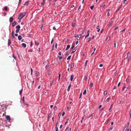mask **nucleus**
<instances>
[{
  "mask_svg": "<svg viewBox=\"0 0 131 131\" xmlns=\"http://www.w3.org/2000/svg\"><path fill=\"white\" fill-rule=\"evenodd\" d=\"M39 74V73L37 71L35 72V75L36 76H38Z\"/></svg>",
  "mask_w": 131,
  "mask_h": 131,
  "instance_id": "nucleus-16",
  "label": "nucleus"
},
{
  "mask_svg": "<svg viewBox=\"0 0 131 131\" xmlns=\"http://www.w3.org/2000/svg\"><path fill=\"white\" fill-rule=\"evenodd\" d=\"M129 130V128H127V127H125L123 131H128Z\"/></svg>",
  "mask_w": 131,
  "mask_h": 131,
  "instance_id": "nucleus-2",
  "label": "nucleus"
},
{
  "mask_svg": "<svg viewBox=\"0 0 131 131\" xmlns=\"http://www.w3.org/2000/svg\"><path fill=\"white\" fill-rule=\"evenodd\" d=\"M74 75L73 74L72 75H71L70 78V80L71 81H72L73 78V77H74Z\"/></svg>",
  "mask_w": 131,
  "mask_h": 131,
  "instance_id": "nucleus-4",
  "label": "nucleus"
},
{
  "mask_svg": "<svg viewBox=\"0 0 131 131\" xmlns=\"http://www.w3.org/2000/svg\"><path fill=\"white\" fill-rule=\"evenodd\" d=\"M120 9V8L118 7L117 9L116 10V12H118L119 10V9Z\"/></svg>",
  "mask_w": 131,
  "mask_h": 131,
  "instance_id": "nucleus-48",
  "label": "nucleus"
},
{
  "mask_svg": "<svg viewBox=\"0 0 131 131\" xmlns=\"http://www.w3.org/2000/svg\"><path fill=\"white\" fill-rule=\"evenodd\" d=\"M113 128V127H112H112H110L109 128H108V130H109L110 131Z\"/></svg>",
  "mask_w": 131,
  "mask_h": 131,
  "instance_id": "nucleus-25",
  "label": "nucleus"
},
{
  "mask_svg": "<svg viewBox=\"0 0 131 131\" xmlns=\"http://www.w3.org/2000/svg\"><path fill=\"white\" fill-rule=\"evenodd\" d=\"M53 82L52 81H51L50 84V87L52 85V84H53Z\"/></svg>",
  "mask_w": 131,
  "mask_h": 131,
  "instance_id": "nucleus-30",
  "label": "nucleus"
},
{
  "mask_svg": "<svg viewBox=\"0 0 131 131\" xmlns=\"http://www.w3.org/2000/svg\"><path fill=\"white\" fill-rule=\"evenodd\" d=\"M11 43V42L10 41V40L9 39H8V44H7L8 46H9L10 45Z\"/></svg>",
  "mask_w": 131,
  "mask_h": 131,
  "instance_id": "nucleus-7",
  "label": "nucleus"
},
{
  "mask_svg": "<svg viewBox=\"0 0 131 131\" xmlns=\"http://www.w3.org/2000/svg\"><path fill=\"white\" fill-rule=\"evenodd\" d=\"M107 93V92L106 91H105L104 92V95H106Z\"/></svg>",
  "mask_w": 131,
  "mask_h": 131,
  "instance_id": "nucleus-20",
  "label": "nucleus"
},
{
  "mask_svg": "<svg viewBox=\"0 0 131 131\" xmlns=\"http://www.w3.org/2000/svg\"><path fill=\"white\" fill-rule=\"evenodd\" d=\"M129 79L128 78H127L126 80V81L127 82H129Z\"/></svg>",
  "mask_w": 131,
  "mask_h": 131,
  "instance_id": "nucleus-47",
  "label": "nucleus"
},
{
  "mask_svg": "<svg viewBox=\"0 0 131 131\" xmlns=\"http://www.w3.org/2000/svg\"><path fill=\"white\" fill-rule=\"evenodd\" d=\"M75 51H76L75 50V49H73V51L71 52V54H72L74 52H75Z\"/></svg>",
  "mask_w": 131,
  "mask_h": 131,
  "instance_id": "nucleus-29",
  "label": "nucleus"
},
{
  "mask_svg": "<svg viewBox=\"0 0 131 131\" xmlns=\"http://www.w3.org/2000/svg\"><path fill=\"white\" fill-rule=\"evenodd\" d=\"M30 70H31V75H32V73L33 70L31 68L30 69Z\"/></svg>",
  "mask_w": 131,
  "mask_h": 131,
  "instance_id": "nucleus-36",
  "label": "nucleus"
},
{
  "mask_svg": "<svg viewBox=\"0 0 131 131\" xmlns=\"http://www.w3.org/2000/svg\"><path fill=\"white\" fill-rule=\"evenodd\" d=\"M13 58H14V59H16V57L14 56L13 54Z\"/></svg>",
  "mask_w": 131,
  "mask_h": 131,
  "instance_id": "nucleus-55",
  "label": "nucleus"
},
{
  "mask_svg": "<svg viewBox=\"0 0 131 131\" xmlns=\"http://www.w3.org/2000/svg\"><path fill=\"white\" fill-rule=\"evenodd\" d=\"M105 6V3H103L101 5V7H104Z\"/></svg>",
  "mask_w": 131,
  "mask_h": 131,
  "instance_id": "nucleus-12",
  "label": "nucleus"
},
{
  "mask_svg": "<svg viewBox=\"0 0 131 131\" xmlns=\"http://www.w3.org/2000/svg\"><path fill=\"white\" fill-rule=\"evenodd\" d=\"M70 47V45H67V48H66V50H68L69 48Z\"/></svg>",
  "mask_w": 131,
  "mask_h": 131,
  "instance_id": "nucleus-13",
  "label": "nucleus"
},
{
  "mask_svg": "<svg viewBox=\"0 0 131 131\" xmlns=\"http://www.w3.org/2000/svg\"><path fill=\"white\" fill-rule=\"evenodd\" d=\"M23 91V89H22L19 91V94L20 95L21 94Z\"/></svg>",
  "mask_w": 131,
  "mask_h": 131,
  "instance_id": "nucleus-22",
  "label": "nucleus"
},
{
  "mask_svg": "<svg viewBox=\"0 0 131 131\" xmlns=\"http://www.w3.org/2000/svg\"><path fill=\"white\" fill-rule=\"evenodd\" d=\"M22 39L21 36L20 35H19L18 36V39L19 40H20Z\"/></svg>",
  "mask_w": 131,
  "mask_h": 131,
  "instance_id": "nucleus-9",
  "label": "nucleus"
},
{
  "mask_svg": "<svg viewBox=\"0 0 131 131\" xmlns=\"http://www.w3.org/2000/svg\"><path fill=\"white\" fill-rule=\"evenodd\" d=\"M51 115V113H50L48 114V117L49 118Z\"/></svg>",
  "mask_w": 131,
  "mask_h": 131,
  "instance_id": "nucleus-61",
  "label": "nucleus"
},
{
  "mask_svg": "<svg viewBox=\"0 0 131 131\" xmlns=\"http://www.w3.org/2000/svg\"><path fill=\"white\" fill-rule=\"evenodd\" d=\"M71 56H69L67 58V60H69V59H70L71 58Z\"/></svg>",
  "mask_w": 131,
  "mask_h": 131,
  "instance_id": "nucleus-28",
  "label": "nucleus"
},
{
  "mask_svg": "<svg viewBox=\"0 0 131 131\" xmlns=\"http://www.w3.org/2000/svg\"><path fill=\"white\" fill-rule=\"evenodd\" d=\"M92 115H93V114H91V115H90V116H89V117H88V118H89L90 117H91V116H92Z\"/></svg>",
  "mask_w": 131,
  "mask_h": 131,
  "instance_id": "nucleus-60",
  "label": "nucleus"
},
{
  "mask_svg": "<svg viewBox=\"0 0 131 131\" xmlns=\"http://www.w3.org/2000/svg\"><path fill=\"white\" fill-rule=\"evenodd\" d=\"M29 2L28 1H27L25 3V4H23V5H26V6L28 5Z\"/></svg>",
  "mask_w": 131,
  "mask_h": 131,
  "instance_id": "nucleus-10",
  "label": "nucleus"
},
{
  "mask_svg": "<svg viewBox=\"0 0 131 131\" xmlns=\"http://www.w3.org/2000/svg\"><path fill=\"white\" fill-rule=\"evenodd\" d=\"M110 38V37H109L108 36V37H107V38L106 39V40H107V41L109 40Z\"/></svg>",
  "mask_w": 131,
  "mask_h": 131,
  "instance_id": "nucleus-49",
  "label": "nucleus"
},
{
  "mask_svg": "<svg viewBox=\"0 0 131 131\" xmlns=\"http://www.w3.org/2000/svg\"><path fill=\"white\" fill-rule=\"evenodd\" d=\"M116 43L115 42L114 43V47H116Z\"/></svg>",
  "mask_w": 131,
  "mask_h": 131,
  "instance_id": "nucleus-56",
  "label": "nucleus"
},
{
  "mask_svg": "<svg viewBox=\"0 0 131 131\" xmlns=\"http://www.w3.org/2000/svg\"><path fill=\"white\" fill-rule=\"evenodd\" d=\"M94 7V5H92V6H91L90 7V9H92Z\"/></svg>",
  "mask_w": 131,
  "mask_h": 131,
  "instance_id": "nucleus-37",
  "label": "nucleus"
},
{
  "mask_svg": "<svg viewBox=\"0 0 131 131\" xmlns=\"http://www.w3.org/2000/svg\"><path fill=\"white\" fill-rule=\"evenodd\" d=\"M128 61H129L130 60V56H129V57H128Z\"/></svg>",
  "mask_w": 131,
  "mask_h": 131,
  "instance_id": "nucleus-50",
  "label": "nucleus"
},
{
  "mask_svg": "<svg viewBox=\"0 0 131 131\" xmlns=\"http://www.w3.org/2000/svg\"><path fill=\"white\" fill-rule=\"evenodd\" d=\"M12 38H13V39L15 38V37L14 36V35H12Z\"/></svg>",
  "mask_w": 131,
  "mask_h": 131,
  "instance_id": "nucleus-53",
  "label": "nucleus"
},
{
  "mask_svg": "<svg viewBox=\"0 0 131 131\" xmlns=\"http://www.w3.org/2000/svg\"><path fill=\"white\" fill-rule=\"evenodd\" d=\"M112 23H113V22L112 21H111L110 22V23L108 25V27L112 25Z\"/></svg>",
  "mask_w": 131,
  "mask_h": 131,
  "instance_id": "nucleus-23",
  "label": "nucleus"
},
{
  "mask_svg": "<svg viewBox=\"0 0 131 131\" xmlns=\"http://www.w3.org/2000/svg\"><path fill=\"white\" fill-rule=\"evenodd\" d=\"M75 26V23H73L71 25V26L73 27H74Z\"/></svg>",
  "mask_w": 131,
  "mask_h": 131,
  "instance_id": "nucleus-35",
  "label": "nucleus"
},
{
  "mask_svg": "<svg viewBox=\"0 0 131 131\" xmlns=\"http://www.w3.org/2000/svg\"><path fill=\"white\" fill-rule=\"evenodd\" d=\"M16 24V22L15 21H14L13 22V23L12 24V26L13 27Z\"/></svg>",
  "mask_w": 131,
  "mask_h": 131,
  "instance_id": "nucleus-11",
  "label": "nucleus"
},
{
  "mask_svg": "<svg viewBox=\"0 0 131 131\" xmlns=\"http://www.w3.org/2000/svg\"><path fill=\"white\" fill-rule=\"evenodd\" d=\"M21 45L23 46V47H24V48H25L26 47V44L25 43H22V44H21Z\"/></svg>",
  "mask_w": 131,
  "mask_h": 131,
  "instance_id": "nucleus-8",
  "label": "nucleus"
},
{
  "mask_svg": "<svg viewBox=\"0 0 131 131\" xmlns=\"http://www.w3.org/2000/svg\"><path fill=\"white\" fill-rule=\"evenodd\" d=\"M20 30V28H17L16 30V33H18V32L19 30Z\"/></svg>",
  "mask_w": 131,
  "mask_h": 131,
  "instance_id": "nucleus-17",
  "label": "nucleus"
},
{
  "mask_svg": "<svg viewBox=\"0 0 131 131\" xmlns=\"http://www.w3.org/2000/svg\"><path fill=\"white\" fill-rule=\"evenodd\" d=\"M71 84H70L69 85L68 88V89H67L68 91H69V90H70V87H71Z\"/></svg>",
  "mask_w": 131,
  "mask_h": 131,
  "instance_id": "nucleus-18",
  "label": "nucleus"
},
{
  "mask_svg": "<svg viewBox=\"0 0 131 131\" xmlns=\"http://www.w3.org/2000/svg\"><path fill=\"white\" fill-rule=\"evenodd\" d=\"M88 62V60H86L85 61V64L84 65L85 66H86V64H87V63Z\"/></svg>",
  "mask_w": 131,
  "mask_h": 131,
  "instance_id": "nucleus-40",
  "label": "nucleus"
},
{
  "mask_svg": "<svg viewBox=\"0 0 131 131\" xmlns=\"http://www.w3.org/2000/svg\"><path fill=\"white\" fill-rule=\"evenodd\" d=\"M6 118L7 119L9 120V121L10 120V116H7L6 117Z\"/></svg>",
  "mask_w": 131,
  "mask_h": 131,
  "instance_id": "nucleus-6",
  "label": "nucleus"
},
{
  "mask_svg": "<svg viewBox=\"0 0 131 131\" xmlns=\"http://www.w3.org/2000/svg\"><path fill=\"white\" fill-rule=\"evenodd\" d=\"M61 113H59L58 114V116L60 117V116H61Z\"/></svg>",
  "mask_w": 131,
  "mask_h": 131,
  "instance_id": "nucleus-57",
  "label": "nucleus"
},
{
  "mask_svg": "<svg viewBox=\"0 0 131 131\" xmlns=\"http://www.w3.org/2000/svg\"><path fill=\"white\" fill-rule=\"evenodd\" d=\"M89 35V33L87 34L86 36L85 37V39L87 37H88Z\"/></svg>",
  "mask_w": 131,
  "mask_h": 131,
  "instance_id": "nucleus-32",
  "label": "nucleus"
},
{
  "mask_svg": "<svg viewBox=\"0 0 131 131\" xmlns=\"http://www.w3.org/2000/svg\"><path fill=\"white\" fill-rule=\"evenodd\" d=\"M4 9L6 11L7 10V6H5L4 7Z\"/></svg>",
  "mask_w": 131,
  "mask_h": 131,
  "instance_id": "nucleus-41",
  "label": "nucleus"
},
{
  "mask_svg": "<svg viewBox=\"0 0 131 131\" xmlns=\"http://www.w3.org/2000/svg\"><path fill=\"white\" fill-rule=\"evenodd\" d=\"M55 128H56V131H58V127H57V125H56V127H55Z\"/></svg>",
  "mask_w": 131,
  "mask_h": 131,
  "instance_id": "nucleus-39",
  "label": "nucleus"
},
{
  "mask_svg": "<svg viewBox=\"0 0 131 131\" xmlns=\"http://www.w3.org/2000/svg\"><path fill=\"white\" fill-rule=\"evenodd\" d=\"M49 66V64L48 63L47 65L46 66V68L47 69V68H48Z\"/></svg>",
  "mask_w": 131,
  "mask_h": 131,
  "instance_id": "nucleus-24",
  "label": "nucleus"
},
{
  "mask_svg": "<svg viewBox=\"0 0 131 131\" xmlns=\"http://www.w3.org/2000/svg\"><path fill=\"white\" fill-rule=\"evenodd\" d=\"M127 1V0H124L123 2V4H124V3H125V2H126Z\"/></svg>",
  "mask_w": 131,
  "mask_h": 131,
  "instance_id": "nucleus-54",
  "label": "nucleus"
},
{
  "mask_svg": "<svg viewBox=\"0 0 131 131\" xmlns=\"http://www.w3.org/2000/svg\"><path fill=\"white\" fill-rule=\"evenodd\" d=\"M91 40V38H89L88 39V42H89Z\"/></svg>",
  "mask_w": 131,
  "mask_h": 131,
  "instance_id": "nucleus-44",
  "label": "nucleus"
},
{
  "mask_svg": "<svg viewBox=\"0 0 131 131\" xmlns=\"http://www.w3.org/2000/svg\"><path fill=\"white\" fill-rule=\"evenodd\" d=\"M74 45H75V44L74 43H73L72 45V47H71V49H73L74 48Z\"/></svg>",
  "mask_w": 131,
  "mask_h": 131,
  "instance_id": "nucleus-21",
  "label": "nucleus"
},
{
  "mask_svg": "<svg viewBox=\"0 0 131 131\" xmlns=\"http://www.w3.org/2000/svg\"><path fill=\"white\" fill-rule=\"evenodd\" d=\"M20 26L19 25H18L16 27V28H20Z\"/></svg>",
  "mask_w": 131,
  "mask_h": 131,
  "instance_id": "nucleus-26",
  "label": "nucleus"
},
{
  "mask_svg": "<svg viewBox=\"0 0 131 131\" xmlns=\"http://www.w3.org/2000/svg\"><path fill=\"white\" fill-rule=\"evenodd\" d=\"M61 52H59V55L60 56L61 55Z\"/></svg>",
  "mask_w": 131,
  "mask_h": 131,
  "instance_id": "nucleus-63",
  "label": "nucleus"
},
{
  "mask_svg": "<svg viewBox=\"0 0 131 131\" xmlns=\"http://www.w3.org/2000/svg\"><path fill=\"white\" fill-rule=\"evenodd\" d=\"M47 72L48 75H50V72L49 71V70L48 71H47Z\"/></svg>",
  "mask_w": 131,
  "mask_h": 131,
  "instance_id": "nucleus-33",
  "label": "nucleus"
},
{
  "mask_svg": "<svg viewBox=\"0 0 131 131\" xmlns=\"http://www.w3.org/2000/svg\"><path fill=\"white\" fill-rule=\"evenodd\" d=\"M61 74H59V78H58V81H59L60 80V77Z\"/></svg>",
  "mask_w": 131,
  "mask_h": 131,
  "instance_id": "nucleus-38",
  "label": "nucleus"
},
{
  "mask_svg": "<svg viewBox=\"0 0 131 131\" xmlns=\"http://www.w3.org/2000/svg\"><path fill=\"white\" fill-rule=\"evenodd\" d=\"M118 28V27H117L116 26L114 28V30H116V29H117Z\"/></svg>",
  "mask_w": 131,
  "mask_h": 131,
  "instance_id": "nucleus-62",
  "label": "nucleus"
},
{
  "mask_svg": "<svg viewBox=\"0 0 131 131\" xmlns=\"http://www.w3.org/2000/svg\"><path fill=\"white\" fill-rule=\"evenodd\" d=\"M46 1L45 0H43V2L41 3V6H43L45 4Z\"/></svg>",
  "mask_w": 131,
  "mask_h": 131,
  "instance_id": "nucleus-3",
  "label": "nucleus"
},
{
  "mask_svg": "<svg viewBox=\"0 0 131 131\" xmlns=\"http://www.w3.org/2000/svg\"><path fill=\"white\" fill-rule=\"evenodd\" d=\"M82 34L84 33V32H85V34L86 33V32L84 30H83L82 31Z\"/></svg>",
  "mask_w": 131,
  "mask_h": 131,
  "instance_id": "nucleus-51",
  "label": "nucleus"
},
{
  "mask_svg": "<svg viewBox=\"0 0 131 131\" xmlns=\"http://www.w3.org/2000/svg\"><path fill=\"white\" fill-rule=\"evenodd\" d=\"M58 58H59V59L60 60L62 58V57L58 56Z\"/></svg>",
  "mask_w": 131,
  "mask_h": 131,
  "instance_id": "nucleus-42",
  "label": "nucleus"
},
{
  "mask_svg": "<svg viewBox=\"0 0 131 131\" xmlns=\"http://www.w3.org/2000/svg\"><path fill=\"white\" fill-rule=\"evenodd\" d=\"M25 97H23L22 98V100L23 101V103L25 101V100H24Z\"/></svg>",
  "mask_w": 131,
  "mask_h": 131,
  "instance_id": "nucleus-45",
  "label": "nucleus"
},
{
  "mask_svg": "<svg viewBox=\"0 0 131 131\" xmlns=\"http://www.w3.org/2000/svg\"><path fill=\"white\" fill-rule=\"evenodd\" d=\"M13 18L12 17H10L9 19V22L10 23L12 22L13 20Z\"/></svg>",
  "mask_w": 131,
  "mask_h": 131,
  "instance_id": "nucleus-5",
  "label": "nucleus"
},
{
  "mask_svg": "<svg viewBox=\"0 0 131 131\" xmlns=\"http://www.w3.org/2000/svg\"><path fill=\"white\" fill-rule=\"evenodd\" d=\"M14 32L13 30L12 31V35H14Z\"/></svg>",
  "mask_w": 131,
  "mask_h": 131,
  "instance_id": "nucleus-58",
  "label": "nucleus"
},
{
  "mask_svg": "<svg viewBox=\"0 0 131 131\" xmlns=\"http://www.w3.org/2000/svg\"><path fill=\"white\" fill-rule=\"evenodd\" d=\"M26 15V13L25 12L24 13V14L22 13H20L19 15V17H21L20 18V20H21L22 18H23L24 16H25Z\"/></svg>",
  "mask_w": 131,
  "mask_h": 131,
  "instance_id": "nucleus-1",
  "label": "nucleus"
},
{
  "mask_svg": "<svg viewBox=\"0 0 131 131\" xmlns=\"http://www.w3.org/2000/svg\"><path fill=\"white\" fill-rule=\"evenodd\" d=\"M93 84L92 83H90V86L91 87H92L93 86Z\"/></svg>",
  "mask_w": 131,
  "mask_h": 131,
  "instance_id": "nucleus-31",
  "label": "nucleus"
},
{
  "mask_svg": "<svg viewBox=\"0 0 131 131\" xmlns=\"http://www.w3.org/2000/svg\"><path fill=\"white\" fill-rule=\"evenodd\" d=\"M53 41H54L53 39V38H52V39L51 41V44H52V43H53Z\"/></svg>",
  "mask_w": 131,
  "mask_h": 131,
  "instance_id": "nucleus-46",
  "label": "nucleus"
},
{
  "mask_svg": "<svg viewBox=\"0 0 131 131\" xmlns=\"http://www.w3.org/2000/svg\"><path fill=\"white\" fill-rule=\"evenodd\" d=\"M81 37V35H80V36H78V37H77V40H79L80 39Z\"/></svg>",
  "mask_w": 131,
  "mask_h": 131,
  "instance_id": "nucleus-14",
  "label": "nucleus"
},
{
  "mask_svg": "<svg viewBox=\"0 0 131 131\" xmlns=\"http://www.w3.org/2000/svg\"><path fill=\"white\" fill-rule=\"evenodd\" d=\"M82 94L81 93L80 94V96L79 97V99H80V98H81V97L82 96Z\"/></svg>",
  "mask_w": 131,
  "mask_h": 131,
  "instance_id": "nucleus-59",
  "label": "nucleus"
},
{
  "mask_svg": "<svg viewBox=\"0 0 131 131\" xmlns=\"http://www.w3.org/2000/svg\"><path fill=\"white\" fill-rule=\"evenodd\" d=\"M54 45H53L52 47V50H54Z\"/></svg>",
  "mask_w": 131,
  "mask_h": 131,
  "instance_id": "nucleus-34",
  "label": "nucleus"
},
{
  "mask_svg": "<svg viewBox=\"0 0 131 131\" xmlns=\"http://www.w3.org/2000/svg\"><path fill=\"white\" fill-rule=\"evenodd\" d=\"M74 63H73L71 65V68H73L74 67Z\"/></svg>",
  "mask_w": 131,
  "mask_h": 131,
  "instance_id": "nucleus-19",
  "label": "nucleus"
},
{
  "mask_svg": "<svg viewBox=\"0 0 131 131\" xmlns=\"http://www.w3.org/2000/svg\"><path fill=\"white\" fill-rule=\"evenodd\" d=\"M99 28H100V26L99 25L98 26L96 27V28L97 29H99Z\"/></svg>",
  "mask_w": 131,
  "mask_h": 131,
  "instance_id": "nucleus-52",
  "label": "nucleus"
},
{
  "mask_svg": "<svg viewBox=\"0 0 131 131\" xmlns=\"http://www.w3.org/2000/svg\"><path fill=\"white\" fill-rule=\"evenodd\" d=\"M88 79V76L87 75H86L84 77V80L85 81H86L87 79Z\"/></svg>",
  "mask_w": 131,
  "mask_h": 131,
  "instance_id": "nucleus-15",
  "label": "nucleus"
},
{
  "mask_svg": "<svg viewBox=\"0 0 131 131\" xmlns=\"http://www.w3.org/2000/svg\"><path fill=\"white\" fill-rule=\"evenodd\" d=\"M110 97H108L106 100V101H107V102H108L109 100H110Z\"/></svg>",
  "mask_w": 131,
  "mask_h": 131,
  "instance_id": "nucleus-43",
  "label": "nucleus"
},
{
  "mask_svg": "<svg viewBox=\"0 0 131 131\" xmlns=\"http://www.w3.org/2000/svg\"><path fill=\"white\" fill-rule=\"evenodd\" d=\"M110 13L109 12H108L107 14V16H110Z\"/></svg>",
  "mask_w": 131,
  "mask_h": 131,
  "instance_id": "nucleus-64",
  "label": "nucleus"
},
{
  "mask_svg": "<svg viewBox=\"0 0 131 131\" xmlns=\"http://www.w3.org/2000/svg\"><path fill=\"white\" fill-rule=\"evenodd\" d=\"M86 93V90H85L84 91V92H83V94L84 95H85Z\"/></svg>",
  "mask_w": 131,
  "mask_h": 131,
  "instance_id": "nucleus-27",
  "label": "nucleus"
}]
</instances>
